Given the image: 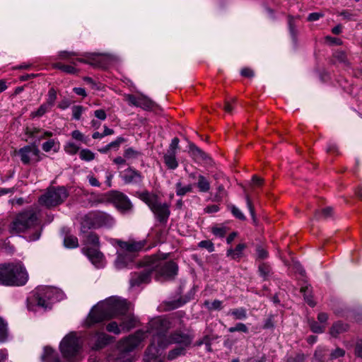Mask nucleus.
I'll return each mask as SVG.
<instances>
[{"label":"nucleus","mask_w":362,"mask_h":362,"mask_svg":"<svg viewBox=\"0 0 362 362\" xmlns=\"http://www.w3.org/2000/svg\"><path fill=\"white\" fill-rule=\"evenodd\" d=\"M184 314L180 311L173 318L158 317L149 322L147 332L153 334V343L145 351V361L157 359V347L164 349L171 344L177 346L168 351V361L186 355L194 339V332L192 327H185L182 320Z\"/></svg>","instance_id":"1"},{"label":"nucleus","mask_w":362,"mask_h":362,"mask_svg":"<svg viewBox=\"0 0 362 362\" xmlns=\"http://www.w3.org/2000/svg\"><path fill=\"white\" fill-rule=\"evenodd\" d=\"M129 312V304L127 300L110 298L95 305L89 313L86 325L90 327L96 323L110 320L117 316H122Z\"/></svg>","instance_id":"2"},{"label":"nucleus","mask_w":362,"mask_h":362,"mask_svg":"<svg viewBox=\"0 0 362 362\" xmlns=\"http://www.w3.org/2000/svg\"><path fill=\"white\" fill-rule=\"evenodd\" d=\"M30 230L33 232L26 235L25 239L29 242L37 240L41 235L42 226H40L36 211L33 209L17 214L9 225L11 233H24Z\"/></svg>","instance_id":"3"},{"label":"nucleus","mask_w":362,"mask_h":362,"mask_svg":"<svg viewBox=\"0 0 362 362\" xmlns=\"http://www.w3.org/2000/svg\"><path fill=\"white\" fill-rule=\"evenodd\" d=\"M28 274L21 263L0 264V285L21 286L26 284Z\"/></svg>","instance_id":"4"},{"label":"nucleus","mask_w":362,"mask_h":362,"mask_svg":"<svg viewBox=\"0 0 362 362\" xmlns=\"http://www.w3.org/2000/svg\"><path fill=\"white\" fill-rule=\"evenodd\" d=\"M115 243L121 249L122 252H117L115 265L118 269H122L132 262L136 256V254L141 251L147 244L146 240L136 241L132 239L128 241H124L115 239Z\"/></svg>","instance_id":"5"},{"label":"nucleus","mask_w":362,"mask_h":362,"mask_svg":"<svg viewBox=\"0 0 362 362\" xmlns=\"http://www.w3.org/2000/svg\"><path fill=\"white\" fill-rule=\"evenodd\" d=\"M136 193L138 197L148 206L157 220L160 223L165 224L170 214L169 205L166 203L161 204L159 202L158 195L151 194L147 190Z\"/></svg>","instance_id":"6"},{"label":"nucleus","mask_w":362,"mask_h":362,"mask_svg":"<svg viewBox=\"0 0 362 362\" xmlns=\"http://www.w3.org/2000/svg\"><path fill=\"white\" fill-rule=\"evenodd\" d=\"M72 56H81L76 59L71 61V63L76 64V62L90 64L93 67L105 68L108 64L107 55L97 52H85L79 54L76 52H70L67 51H61L59 52V57L62 59H69Z\"/></svg>","instance_id":"7"},{"label":"nucleus","mask_w":362,"mask_h":362,"mask_svg":"<svg viewBox=\"0 0 362 362\" xmlns=\"http://www.w3.org/2000/svg\"><path fill=\"white\" fill-rule=\"evenodd\" d=\"M143 265L151 266L153 272L168 280L174 279L178 272V265L175 262L170 260L160 262L156 255L145 257Z\"/></svg>","instance_id":"8"},{"label":"nucleus","mask_w":362,"mask_h":362,"mask_svg":"<svg viewBox=\"0 0 362 362\" xmlns=\"http://www.w3.org/2000/svg\"><path fill=\"white\" fill-rule=\"evenodd\" d=\"M54 295V289L52 288H37L27 299L28 309L33 310L35 306H37L45 310H50Z\"/></svg>","instance_id":"9"},{"label":"nucleus","mask_w":362,"mask_h":362,"mask_svg":"<svg viewBox=\"0 0 362 362\" xmlns=\"http://www.w3.org/2000/svg\"><path fill=\"white\" fill-rule=\"evenodd\" d=\"M69 197V192L64 186L51 187L39 198V203L47 208L62 204Z\"/></svg>","instance_id":"10"},{"label":"nucleus","mask_w":362,"mask_h":362,"mask_svg":"<svg viewBox=\"0 0 362 362\" xmlns=\"http://www.w3.org/2000/svg\"><path fill=\"white\" fill-rule=\"evenodd\" d=\"M59 348L63 357L68 362H74L81 346L78 344V339L71 333L64 337L60 343Z\"/></svg>","instance_id":"11"},{"label":"nucleus","mask_w":362,"mask_h":362,"mask_svg":"<svg viewBox=\"0 0 362 362\" xmlns=\"http://www.w3.org/2000/svg\"><path fill=\"white\" fill-rule=\"evenodd\" d=\"M17 154L20 156L23 165L36 163L41 160L40 151L35 143L21 148L17 151Z\"/></svg>","instance_id":"12"},{"label":"nucleus","mask_w":362,"mask_h":362,"mask_svg":"<svg viewBox=\"0 0 362 362\" xmlns=\"http://www.w3.org/2000/svg\"><path fill=\"white\" fill-rule=\"evenodd\" d=\"M108 199L110 203L122 213L130 211L133 208V204L129 197L119 191H110Z\"/></svg>","instance_id":"13"},{"label":"nucleus","mask_w":362,"mask_h":362,"mask_svg":"<svg viewBox=\"0 0 362 362\" xmlns=\"http://www.w3.org/2000/svg\"><path fill=\"white\" fill-rule=\"evenodd\" d=\"M143 262L144 259L139 262L138 266L144 267V269L139 272H134L131 275L129 284L132 287L139 286L143 284H148L151 281L153 272V267L150 265H143Z\"/></svg>","instance_id":"14"},{"label":"nucleus","mask_w":362,"mask_h":362,"mask_svg":"<svg viewBox=\"0 0 362 362\" xmlns=\"http://www.w3.org/2000/svg\"><path fill=\"white\" fill-rule=\"evenodd\" d=\"M189 153L195 163L210 167L214 165V160L210 156L192 142H189Z\"/></svg>","instance_id":"15"},{"label":"nucleus","mask_w":362,"mask_h":362,"mask_svg":"<svg viewBox=\"0 0 362 362\" xmlns=\"http://www.w3.org/2000/svg\"><path fill=\"white\" fill-rule=\"evenodd\" d=\"M145 337V332L142 330L136 331L134 334L129 336L122 341V350L124 352L132 351L139 345Z\"/></svg>","instance_id":"16"},{"label":"nucleus","mask_w":362,"mask_h":362,"mask_svg":"<svg viewBox=\"0 0 362 362\" xmlns=\"http://www.w3.org/2000/svg\"><path fill=\"white\" fill-rule=\"evenodd\" d=\"M97 228H111L115 224L114 218L106 212L95 211L90 212Z\"/></svg>","instance_id":"17"},{"label":"nucleus","mask_w":362,"mask_h":362,"mask_svg":"<svg viewBox=\"0 0 362 362\" xmlns=\"http://www.w3.org/2000/svg\"><path fill=\"white\" fill-rule=\"evenodd\" d=\"M143 178L144 177L141 172L132 167L127 168L124 171V175H122V179L125 184L141 183L143 180Z\"/></svg>","instance_id":"18"},{"label":"nucleus","mask_w":362,"mask_h":362,"mask_svg":"<svg viewBox=\"0 0 362 362\" xmlns=\"http://www.w3.org/2000/svg\"><path fill=\"white\" fill-rule=\"evenodd\" d=\"M194 293L191 290L187 295L183 297H180L177 300H170L165 303V310H172L180 308L189 302L194 298Z\"/></svg>","instance_id":"19"},{"label":"nucleus","mask_w":362,"mask_h":362,"mask_svg":"<svg viewBox=\"0 0 362 362\" xmlns=\"http://www.w3.org/2000/svg\"><path fill=\"white\" fill-rule=\"evenodd\" d=\"M139 323V320L133 314L129 312L121 317V322L119 327L122 330L129 331L130 329L136 327Z\"/></svg>","instance_id":"20"},{"label":"nucleus","mask_w":362,"mask_h":362,"mask_svg":"<svg viewBox=\"0 0 362 362\" xmlns=\"http://www.w3.org/2000/svg\"><path fill=\"white\" fill-rule=\"evenodd\" d=\"M100 247H84L83 252L88 257L90 261L95 265L100 264L103 257V254L100 251Z\"/></svg>","instance_id":"21"},{"label":"nucleus","mask_w":362,"mask_h":362,"mask_svg":"<svg viewBox=\"0 0 362 362\" xmlns=\"http://www.w3.org/2000/svg\"><path fill=\"white\" fill-rule=\"evenodd\" d=\"M82 243L85 245H90V247H100V236L95 231L81 234Z\"/></svg>","instance_id":"22"},{"label":"nucleus","mask_w":362,"mask_h":362,"mask_svg":"<svg viewBox=\"0 0 362 362\" xmlns=\"http://www.w3.org/2000/svg\"><path fill=\"white\" fill-rule=\"evenodd\" d=\"M91 229H97V227L95 224L92 214L90 212L85 215L81 219L80 223V234L91 232Z\"/></svg>","instance_id":"23"},{"label":"nucleus","mask_w":362,"mask_h":362,"mask_svg":"<svg viewBox=\"0 0 362 362\" xmlns=\"http://www.w3.org/2000/svg\"><path fill=\"white\" fill-rule=\"evenodd\" d=\"M113 339L112 337L105 333L98 334L95 342L93 346V349L100 350L103 349L105 346L112 343Z\"/></svg>","instance_id":"24"},{"label":"nucleus","mask_w":362,"mask_h":362,"mask_svg":"<svg viewBox=\"0 0 362 362\" xmlns=\"http://www.w3.org/2000/svg\"><path fill=\"white\" fill-rule=\"evenodd\" d=\"M349 328V325L347 323L337 321L332 324L329 329V334L332 337L337 338L340 334L348 332Z\"/></svg>","instance_id":"25"},{"label":"nucleus","mask_w":362,"mask_h":362,"mask_svg":"<svg viewBox=\"0 0 362 362\" xmlns=\"http://www.w3.org/2000/svg\"><path fill=\"white\" fill-rule=\"evenodd\" d=\"M42 362H62L58 354L50 346H45L41 356Z\"/></svg>","instance_id":"26"},{"label":"nucleus","mask_w":362,"mask_h":362,"mask_svg":"<svg viewBox=\"0 0 362 362\" xmlns=\"http://www.w3.org/2000/svg\"><path fill=\"white\" fill-rule=\"evenodd\" d=\"M299 18V16H293L288 15L287 16L288 30L293 41L295 42L297 41V36L298 33L297 30L296 20Z\"/></svg>","instance_id":"27"},{"label":"nucleus","mask_w":362,"mask_h":362,"mask_svg":"<svg viewBox=\"0 0 362 362\" xmlns=\"http://www.w3.org/2000/svg\"><path fill=\"white\" fill-rule=\"evenodd\" d=\"M300 292L303 293L305 301L312 308L316 305L313 300L312 287L310 285L302 286Z\"/></svg>","instance_id":"28"},{"label":"nucleus","mask_w":362,"mask_h":362,"mask_svg":"<svg viewBox=\"0 0 362 362\" xmlns=\"http://www.w3.org/2000/svg\"><path fill=\"white\" fill-rule=\"evenodd\" d=\"M246 245L245 243H240L237 245L235 248H229L227 250L226 255L230 257L232 259H237L240 258L243 256V252L246 248Z\"/></svg>","instance_id":"29"},{"label":"nucleus","mask_w":362,"mask_h":362,"mask_svg":"<svg viewBox=\"0 0 362 362\" xmlns=\"http://www.w3.org/2000/svg\"><path fill=\"white\" fill-rule=\"evenodd\" d=\"M163 160L168 169L175 170L178 166V162L176 159L175 153L166 152L163 156Z\"/></svg>","instance_id":"30"},{"label":"nucleus","mask_w":362,"mask_h":362,"mask_svg":"<svg viewBox=\"0 0 362 362\" xmlns=\"http://www.w3.org/2000/svg\"><path fill=\"white\" fill-rule=\"evenodd\" d=\"M258 272L263 280L267 281L272 274V269L268 263L262 262L258 266Z\"/></svg>","instance_id":"31"},{"label":"nucleus","mask_w":362,"mask_h":362,"mask_svg":"<svg viewBox=\"0 0 362 362\" xmlns=\"http://www.w3.org/2000/svg\"><path fill=\"white\" fill-rule=\"evenodd\" d=\"M197 179L198 182L196 185L199 191L204 193L208 192L210 190V182L208 179L202 175H199Z\"/></svg>","instance_id":"32"},{"label":"nucleus","mask_w":362,"mask_h":362,"mask_svg":"<svg viewBox=\"0 0 362 362\" xmlns=\"http://www.w3.org/2000/svg\"><path fill=\"white\" fill-rule=\"evenodd\" d=\"M333 214V208L331 206H327L322 210H317L315 212L314 218L316 220L320 219H326L329 217H331Z\"/></svg>","instance_id":"33"},{"label":"nucleus","mask_w":362,"mask_h":362,"mask_svg":"<svg viewBox=\"0 0 362 362\" xmlns=\"http://www.w3.org/2000/svg\"><path fill=\"white\" fill-rule=\"evenodd\" d=\"M156 106V103L150 98L141 95L139 100V107H141L145 110H151Z\"/></svg>","instance_id":"34"},{"label":"nucleus","mask_w":362,"mask_h":362,"mask_svg":"<svg viewBox=\"0 0 362 362\" xmlns=\"http://www.w3.org/2000/svg\"><path fill=\"white\" fill-rule=\"evenodd\" d=\"M64 245L69 249L78 247L79 245L77 237L71 234H66L64 238Z\"/></svg>","instance_id":"35"},{"label":"nucleus","mask_w":362,"mask_h":362,"mask_svg":"<svg viewBox=\"0 0 362 362\" xmlns=\"http://www.w3.org/2000/svg\"><path fill=\"white\" fill-rule=\"evenodd\" d=\"M53 68L61 70L62 71L69 74H76L78 72V70L74 68L71 65H66L62 63H54L52 64Z\"/></svg>","instance_id":"36"},{"label":"nucleus","mask_w":362,"mask_h":362,"mask_svg":"<svg viewBox=\"0 0 362 362\" xmlns=\"http://www.w3.org/2000/svg\"><path fill=\"white\" fill-rule=\"evenodd\" d=\"M228 315H231L234 320H245L247 316V310L244 308L231 309L228 313Z\"/></svg>","instance_id":"37"},{"label":"nucleus","mask_w":362,"mask_h":362,"mask_svg":"<svg viewBox=\"0 0 362 362\" xmlns=\"http://www.w3.org/2000/svg\"><path fill=\"white\" fill-rule=\"evenodd\" d=\"M52 106L48 105L47 103H45L42 104L39 108L34 112H32L30 113L31 117H41L43 116L46 112H49L52 109Z\"/></svg>","instance_id":"38"},{"label":"nucleus","mask_w":362,"mask_h":362,"mask_svg":"<svg viewBox=\"0 0 362 362\" xmlns=\"http://www.w3.org/2000/svg\"><path fill=\"white\" fill-rule=\"evenodd\" d=\"M204 305L209 311L221 310L223 308V302L217 299L211 303L209 300H205Z\"/></svg>","instance_id":"39"},{"label":"nucleus","mask_w":362,"mask_h":362,"mask_svg":"<svg viewBox=\"0 0 362 362\" xmlns=\"http://www.w3.org/2000/svg\"><path fill=\"white\" fill-rule=\"evenodd\" d=\"M333 57L339 62L344 64L346 66L350 65L346 52L342 50H337L334 52Z\"/></svg>","instance_id":"40"},{"label":"nucleus","mask_w":362,"mask_h":362,"mask_svg":"<svg viewBox=\"0 0 362 362\" xmlns=\"http://www.w3.org/2000/svg\"><path fill=\"white\" fill-rule=\"evenodd\" d=\"M176 187V194L177 196L182 197L185 195L188 192H191L192 191V185H188L187 186L182 187V183L178 182L175 185Z\"/></svg>","instance_id":"41"},{"label":"nucleus","mask_w":362,"mask_h":362,"mask_svg":"<svg viewBox=\"0 0 362 362\" xmlns=\"http://www.w3.org/2000/svg\"><path fill=\"white\" fill-rule=\"evenodd\" d=\"M228 195L226 190L225 189L223 185H220L217 187V192L214 194L212 200L216 202H222L223 199Z\"/></svg>","instance_id":"42"},{"label":"nucleus","mask_w":362,"mask_h":362,"mask_svg":"<svg viewBox=\"0 0 362 362\" xmlns=\"http://www.w3.org/2000/svg\"><path fill=\"white\" fill-rule=\"evenodd\" d=\"M8 337L7 323L0 317V342H4Z\"/></svg>","instance_id":"43"},{"label":"nucleus","mask_w":362,"mask_h":362,"mask_svg":"<svg viewBox=\"0 0 362 362\" xmlns=\"http://www.w3.org/2000/svg\"><path fill=\"white\" fill-rule=\"evenodd\" d=\"M80 158L86 161H91L95 158V154L89 149L84 148L80 151Z\"/></svg>","instance_id":"44"},{"label":"nucleus","mask_w":362,"mask_h":362,"mask_svg":"<svg viewBox=\"0 0 362 362\" xmlns=\"http://www.w3.org/2000/svg\"><path fill=\"white\" fill-rule=\"evenodd\" d=\"M309 325H310V330L313 333H317V334L322 333V332H324L325 329L324 325H320L317 322H316L313 320L309 322Z\"/></svg>","instance_id":"45"},{"label":"nucleus","mask_w":362,"mask_h":362,"mask_svg":"<svg viewBox=\"0 0 362 362\" xmlns=\"http://www.w3.org/2000/svg\"><path fill=\"white\" fill-rule=\"evenodd\" d=\"M245 199H246L247 206L248 209L250 211V215L252 216L253 223L255 225H257V217H256V215H255V208H254V206H253V204L252 203V201L250 200V197H249L248 194H246Z\"/></svg>","instance_id":"46"},{"label":"nucleus","mask_w":362,"mask_h":362,"mask_svg":"<svg viewBox=\"0 0 362 362\" xmlns=\"http://www.w3.org/2000/svg\"><path fill=\"white\" fill-rule=\"evenodd\" d=\"M227 230L228 228L226 226H214L211 228V233L217 237L223 238L227 233Z\"/></svg>","instance_id":"47"},{"label":"nucleus","mask_w":362,"mask_h":362,"mask_svg":"<svg viewBox=\"0 0 362 362\" xmlns=\"http://www.w3.org/2000/svg\"><path fill=\"white\" fill-rule=\"evenodd\" d=\"M57 99V91L54 88H51L47 94V99L45 102L50 106L53 107L54 105L55 100Z\"/></svg>","instance_id":"48"},{"label":"nucleus","mask_w":362,"mask_h":362,"mask_svg":"<svg viewBox=\"0 0 362 362\" xmlns=\"http://www.w3.org/2000/svg\"><path fill=\"white\" fill-rule=\"evenodd\" d=\"M255 250L259 259H265L269 256L268 252L261 245H257Z\"/></svg>","instance_id":"49"},{"label":"nucleus","mask_w":362,"mask_h":362,"mask_svg":"<svg viewBox=\"0 0 362 362\" xmlns=\"http://www.w3.org/2000/svg\"><path fill=\"white\" fill-rule=\"evenodd\" d=\"M274 318H275V315H272V314L269 315L267 318L264 320V323L263 325L262 328L264 329H274V327H275V325H274Z\"/></svg>","instance_id":"50"},{"label":"nucleus","mask_w":362,"mask_h":362,"mask_svg":"<svg viewBox=\"0 0 362 362\" xmlns=\"http://www.w3.org/2000/svg\"><path fill=\"white\" fill-rule=\"evenodd\" d=\"M228 207L230 208V210L232 213V214L238 219L239 220H241V221H245L246 219V217L245 216V215L241 212V211L237 208L234 205H230V206H228Z\"/></svg>","instance_id":"51"},{"label":"nucleus","mask_w":362,"mask_h":362,"mask_svg":"<svg viewBox=\"0 0 362 362\" xmlns=\"http://www.w3.org/2000/svg\"><path fill=\"white\" fill-rule=\"evenodd\" d=\"M141 155L140 151H136L133 148H128L124 152V156L126 158H136Z\"/></svg>","instance_id":"52"},{"label":"nucleus","mask_w":362,"mask_h":362,"mask_svg":"<svg viewBox=\"0 0 362 362\" xmlns=\"http://www.w3.org/2000/svg\"><path fill=\"white\" fill-rule=\"evenodd\" d=\"M198 246L206 249L209 252H212L215 250L214 243L209 240H202L199 243Z\"/></svg>","instance_id":"53"},{"label":"nucleus","mask_w":362,"mask_h":362,"mask_svg":"<svg viewBox=\"0 0 362 362\" xmlns=\"http://www.w3.org/2000/svg\"><path fill=\"white\" fill-rule=\"evenodd\" d=\"M106 329L109 332H112L115 334H119L121 332V327H119L116 322H111L106 326Z\"/></svg>","instance_id":"54"},{"label":"nucleus","mask_w":362,"mask_h":362,"mask_svg":"<svg viewBox=\"0 0 362 362\" xmlns=\"http://www.w3.org/2000/svg\"><path fill=\"white\" fill-rule=\"evenodd\" d=\"M84 110V108L81 105H74L72 107L73 118L76 120L81 119V115Z\"/></svg>","instance_id":"55"},{"label":"nucleus","mask_w":362,"mask_h":362,"mask_svg":"<svg viewBox=\"0 0 362 362\" xmlns=\"http://www.w3.org/2000/svg\"><path fill=\"white\" fill-rule=\"evenodd\" d=\"M180 140L177 137H175L172 139L171 143L170 144L169 148L167 150L168 153H175L176 150L179 148Z\"/></svg>","instance_id":"56"},{"label":"nucleus","mask_w":362,"mask_h":362,"mask_svg":"<svg viewBox=\"0 0 362 362\" xmlns=\"http://www.w3.org/2000/svg\"><path fill=\"white\" fill-rule=\"evenodd\" d=\"M125 99L130 105L138 107L139 104L140 97H136L132 94H127L125 95Z\"/></svg>","instance_id":"57"},{"label":"nucleus","mask_w":362,"mask_h":362,"mask_svg":"<svg viewBox=\"0 0 362 362\" xmlns=\"http://www.w3.org/2000/svg\"><path fill=\"white\" fill-rule=\"evenodd\" d=\"M305 355L302 353H298L295 356H290L286 358V362H303Z\"/></svg>","instance_id":"58"},{"label":"nucleus","mask_w":362,"mask_h":362,"mask_svg":"<svg viewBox=\"0 0 362 362\" xmlns=\"http://www.w3.org/2000/svg\"><path fill=\"white\" fill-rule=\"evenodd\" d=\"M345 355V351L341 348H337L330 354V360H334L338 358L343 357Z\"/></svg>","instance_id":"59"},{"label":"nucleus","mask_w":362,"mask_h":362,"mask_svg":"<svg viewBox=\"0 0 362 362\" xmlns=\"http://www.w3.org/2000/svg\"><path fill=\"white\" fill-rule=\"evenodd\" d=\"M78 149L79 147L78 146L71 142L68 143L65 146L66 151L71 155L76 154L78 152Z\"/></svg>","instance_id":"60"},{"label":"nucleus","mask_w":362,"mask_h":362,"mask_svg":"<svg viewBox=\"0 0 362 362\" xmlns=\"http://www.w3.org/2000/svg\"><path fill=\"white\" fill-rule=\"evenodd\" d=\"M126 141V139L124 138V137H122V136H119L116 139V140H115L114 141H112L110 142V144H108L109 146L110 147V148H115V149H118L120 144L125 142Z\"/></svg>","instance_id":"61"},{"label":"nucleus","mask_w":362,"mask_h":362,"mask_svg":"<svg viewBox=\"0 0 362 362\" xmlns=\"http://www.w3.org/2000/svg\"><path fill=\"white\" fill-rule=\"evenodd\" d=\"M71 136L73 139L82 141L85 144L87 143L86 139L85 138L84 135L78 130H74L71 132Z\"/></svg>","instance_id":"62"},{"label":"nucleus","mask_w":362,"mask_h":362,"mask_svg":"<svg viewBox=\"0 0 362 362\" xmlns=\"http://www.w3.org/2000/svg\"><path fill=\"white\" fill-rule=\"evenodd\" d=\"M324 16V13L321 12L311 13L308 16L307 21L310 22L316 21Z\"/></svg>","instance_id":"63"},{"label":"nucleus","mask_w":362,"mask_h":362,"mask_svg":"<svg viewBox=\"0 0 362 362\" xmlns=\"http://www.w3.org/2000/svg\"><path fill=\"white\" fill-rule=\"evenodd\" d=\"M109 194L110 192L98 195L95 202L98 204L110 203V200L108 199Z\"/></svg>","instance_id":"64"}]
</instances>
